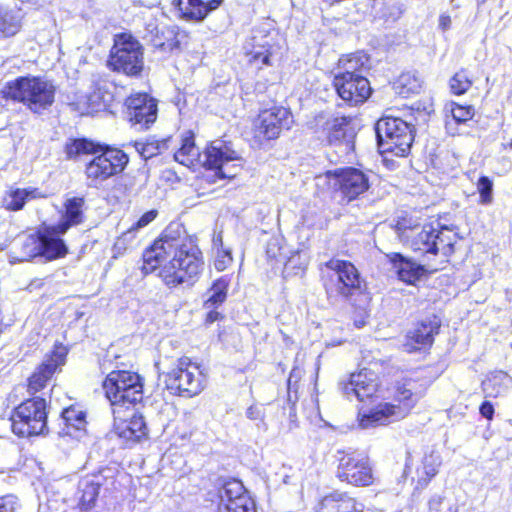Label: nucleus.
Instances as JSON below:
<instances>
[{"label": "nucleus", "instance_id": "nucleus-43", "mask_svg": "<svg viewBox=\"0 0 512 512\" xmlns=\"http://www.w3.org/2000/svg\"><path fill=\"white\" fill-rule=\"evenodd\" d=\"M135 148L140 156L144 159L152 158L160 152L159 144L155 141L151 142H136Z\"/></svg>", "mask_w": 512, "mask_h": 512}, {"label": "nucleus", "instance_id": "nucleus-4", "mask_svg": "<svg viewBox=\"0 0 512 512\" xmlns=\"http://www.w3.org/2000/svg\"><path fill=\"white\" fill-rule=\"evenodd\" d=\"M425 387L412 379L405 380L397 386L396 398L398 405L384 402L362 414L359 425L364 428L387 425L406 417L416 403L424 396Z\"/></svg>", "mask_w": 512, "mask_h": 512}, {"label": "nucleus", "instance_id": "nucleus-53", "mask_svg": "<svg viewBox=\"0 0 512 512\" xmlns=\"http://www.w3.org/2000/svg\"><path fill=\"white\" fill-rule=\"evenodd\" d=\"M451 26V18L447 14H442L439 17V27L445 31L448 30Z\"/></svg>", "mask_w": 512, "mask_h": 512}, {"label": "nucleus", "instance_id": "nucleus-51", "mask_svg": "<svg viewBox=\"0 0 512 512\" xmlns=\"http://www.w3.org/2000/svg\"><path fill=\"white\" fill-rule=\"evenodd\" d=\"M231 261H232V257H231L230 252H226L223 259H217L215 261V268L218 271H222L226 268L227 264L231 263Z\"/></svg>", "mask_w": 512, "mask_h": 512}, {"label": "nucleus", "instance_id": "nucleus-18", "mask_svg": "<svg viewBox=\"0 0 512 512\" xmlns=\"http://www.w3.org/2000/svg\"><path fill=\"white\" fill-rule=\"evenodd\" d=\"M334 86L339 97L350 105L363 103L371 94V87L365 76L339 73L334 77Z\"/></svg>", "mask_w": 512, "mask_h": 512}, {"label": "nucleus", "instance_id": "nucleus-57", "mask_svg": "<svg viewBox=\"0 0 512 512\" xmlns=\"http://www.w3.org/2000/svg\"><path fill=\"white\" fill-rule=\"evenodd\" d=\"M294 377V374L291 373L289 379H288V388L290 389L291 388V382H292V378Z\"/></svg>", "mask_w": 512, "mask_h": 512}, {"label": "nucleus", "instance_id": "nucleus-48", "mask_svg": "<svg viewBox=\"0 0 512 512\" xmlns=\"http://www.w3.org/2000/svg\"><path fill=\"white\" fill-rule=\"evenodd\" d=\"M107 96H109V95L107 94ZM89 101H90L91 105L93 106V108H95L96 110H99L101 108V106L105 107L107 105V102L109 101V99H106V95L101 96L100 90H99L98 92H94L93 94L90 95Z\"/></svg>", "mask_w": 512, "mask_h": 512}, {"label": "nucleus", "instance_id": "nucleus-23", "mask_svg": "<svg viewBox=\"0 0 512 512\" xmlns=\"http://www.w3.org/2000/svg\"><path fill=\"white\" fill-rule=\"evenodd\" d=\"M64 233L58 232L55 226L45 228L40 232L41 251L40 256L45 257L47 260H54L64 257L67 252V246L60 238Z\"/></svg>", "mask_w": 512, "mask_h": 512}, {"label": "nucleus", "instance_id": "nucleus-37", "mask_svg": "<svg viewBox=\"0 0 512 512\" xmlns=\"http://www.w3.org/2000/svg\"><path fill=\"white\" fill-rule=\"evenodd\" d=\"M228 281L224 278L216 280L209 290V297L205 301L207 309L217 307L222 304L227 296Z\"/></svg>", "mask_w": 512, "mask_h": 512}, {"label": "nucleus", "instance_id": "nucleus-20", "mask_svg": "<svg viewBox=\"0 0 512 512\" xmlns=\"http://www.w3.org/2000/svg\"><path fill=\"white\" fill-rule=\"evenodd\" d=\"M340 388L348 399L355 397L359 401H364L376 393L378 389L377 376L374 372L363 369L358 373L351 374L347 382H341Z\"/></svg>", "mask_w": 512, "mask_h": 512}, {"label": "nucleus", "instance_id": "nucleus-45", "mask_svg": "<svg viewBox=\"0 0 512 512\" xmlns=\"http://www.w3.org/2000/svg\"><path fill=\"white\" fill-rule=\"evenodd\" d=\"M20 504L17 497L6 495L0 497V512H19Z\"/></svg>", "mask_w": 512, "mask_h": 512}, {"label": "nucleus", "instance_id": "nucleus-21", "mask_svg": "<svg viewBox=\"0 0 512 512\" xmlns=\"http://www.w3.org/2000/svg\"><path fill=\"white\" fill-rule=\"evenodd\" d=\"M336 183L347 201L356 199L369 188L368 176L361 170L349 167L334 172Z\"/></svg>", "mask_w": 512, "mask_h": 512}, {"label": "nucleus", "instance_id": "nucleus-12", "mask_svg": "<svg viewBox=\"0 0 512 512\" xmlns=\"http://www.w3.org/2000/svg\"><path fill=\"white\" fill-rule=\"evenodd\" d=\"M316 124L326 134L328 142L339 148V152L348 155L354 150L356 127L351 117L326 118L324 115L316 117Z\"/></svg>", "mask_w": 512, "mask_h": 512}, {"label": "nucleus", "instance_id": "nucleus-52", "mask_svg": "<svg viewBox=\"0 0 512 512\" xmlns=\"http://www.w3.org/2000/svg\"><path fill=\"white\" fill-rule=\"evenodd\" d=\"M223 0H201L202 6H204V9L207 10V15L217 9Z\"/></svg>", "mask_w": 512, "mask_h": 512}, {"label": "nucleus", "instance_id": "nucleus-5", "mask_svg": "<svg viewBox=\"0 0 512 512\" xmlns=\"http://www.w3.org/2000/svg\"><path fill=\"white\" fill-rule=\"evenodd\" d=\"M1 97L23 103L34 113H41L54 102V85L40 77H18L6 82L0 90Z\"/></svg>", "mask_w": 512, "mask_h": 512}, {"label": "nucleus", "instance_id": "nucleus-2", "mask_svg": "<svg viewBox=\"0 0 512 512\" xmlns=\"http://www.w3.org/2000/svg\"><path fill=\"white\" fill-rule=\"evenodd\" d=\"M174 158L187 167L200 162L207 170L213 171V177L217 179H231L241 170V158L228 144L221 140L213 141L201 154L190 130L182 135L181 146Z\"/></svg>", "mask_w": 512, "mask_h": 512}, {"label": "nucleus", "instance_id": "nucleus-11", "mask_svg": "<svg viewBox=\"0 0 512 512\" xmlns=\"http://www.w3.org/2000/svg\"><path fill=\"white\" fill-rule=\"evenodd\" d=\"M103 389L111 405L135 404L143 397L141 377L130 371L110 372L103 381Z\"/></svg>", "mask_w": 512, "mask_h": 512}, {"label": "nucleus", "instance_id": "nucleus-49", "mask_svg": "<svg viewBox=\"0 0 512 512\" xmlns=\"http://www.w3.org/2000/svg\"><path fill=\"white\" fill-rule=\"evenodd\" d=\"M479 412L484 418L491 420L494 416V406L490 401H484L480 405Z\"/></svg>", "mask_w": 512, "mask_h": 512}, {"label": "nucleus", "instance_id": "nucleus-28", "mask_svg": "<svg viewBox=\"0 0 512 512\" xmlns=\"http://www.w3.org/2000/svg\"><path fill=\"white\" fill-rule=\"evenodd\" d=\"M481 386L485 397L497 398L512 388V377L502 370L493 371L482 381Z\"/></svg>", "mask_w": 512, "mask_h": 512}, {"label": "nucleus", "instance_id": "nucleus-41", "mask_svg": "<svg viewBox=\"0 0 512 512\" xmlns=\"http://www.w3.org/2000/svg\"><path fill=\"white\" fill-rule=\"evenodd\" d=\"M480 203L488 205L493 200V182L487 176H481L477 182Z\"/></svg>", "mask_w": 512, "mask_h": 512}, {"label": "nucleus", "instance_id": "nucleus-46", "mask_svg": "<svg viewBox=\"0 0 512 512\" xmlns=\"http://www.w3.org/2000/svg\"><path fill=\"white\" fill-rule=\"evenodd\" d=\"M157 210H150L144 213L139 220L129 228V230H132V233L134 234L136 230L143 228L150 224L156 217H157Z\"/></svg>", "mask_w": 512, "mask_h": 512}, {"label": "nucleus", "instance_id": "nucleus-6", "mask_svg": "<svg viewBox=\"0 0 512 512\" xmlns=\"http://www.w3.org/2000/svg\"><path fill=\"white\" fill-rule=\"evenodd\" d=\"M397 230L399 236L408 242L410 248L423 256H435L441 253L444 257H448L454 251L457 236L448 227L437 229L431 225H425L407 229L403 223H398Z\"/></svg>", "mask_w": 512, "mask_h": 512}, {"label": "nucleus", "instance_id": "nucleus-22", "mask_svg": "<svg viewBox=\"0 0 512 512\" xmlns=\"http://www.w3.org/2000/svg\"><path fill=\"white\" fill-rule=\"evenodd\" d=\"M269 34L262 31H254L251 38L245 44L246 54L250 56L249 62L255 65L270 66L272 57V45Z\"/></svg>", "mask_w": 512, "mask_h": 512}, {"label": "nucleus", "instance_id": "nucleus-56", "mask_svg": "<svg viewBox=\"0 0 512 512\" xmlns=\"http://www.w3.org/2000/svg\"><path fill=\"white\" fill-rule=\"evenodd\" d=\"M218 316H219V313L216 312V311H210L208 314H207V321L210 322V323H213L215 322L217 319H218Z\"/></svg>", "mask_w": 512, "mask_h": 512}, {"label": "nucleus", "instance_id": "nucleus-42", "mask_svg": "<svg viewBox=\"0 0 512 512\" xmlns=\"http://www.w3.org/2000/svg\"><path fill=\"white\" fill-rule=\"evenodd\" d=\"M246 417L251 421L258 422L256 425L259 429L266 431L268 426L265 419V407L263 405H251L246 410Z\"/></svg>", "mask_w": 512, "mask_h": 512}, {"label": "nucleus", "instance_id": "nucleus-29", "mask_svg": "<svg viewBox=\"0 0 512 512\" xmlns=\"http://www.w3.org/2000/svg\"><path fill=\"white\" fill-rule=\"evenodd\" d=\"M119 437L129 441H139L147 435V427L142 415L134 414L130 419L116 425Z\"/></svg>", "mask_w": 512, "mask_h": 512}, {"label": "nucleus", "instance_id": "nucleus-1", "mask_svg": "<svg viewBox=\"0 0 512 512\" xmlns=\"http://www.w3.org/2000/svg\"><path fill=\"white\" fill-rule=\"evenodd\" d=\"M203 265L200 249L179 224H170L143 253L144 273L158 269V276L169 288L192 285Z\"/></svg>", "mask_w": 512, "mask_h": 512}, {"label": "nucleus", "instance_id": "nucleus-7", "mask_svg": "<svg viewBox=\"0 0 512 512\" xmlns=\"http://www.w3.org/2000/svg\"><path fill=\"white\" fill-rule=\"evenodd\" d=\"M378 146L383 152L405 156L414 139L412 126L401 118L384 117L375 126Z\"/></svg>", "mask_w": 512, "mask_h": 512}, {"label": "nucleus", "instance_id": "nucleus-50", "mask_svg": "<svg viewBox=\"0 0 512 512\" xmlns=\"http://www.w3.org/2000/svg\"><path fill=\"white\" fill-rule=\"evenodd\" d=\"M443 500H444V497H442L440 495H434L429 500V503H428L429 509L432 510V511L439 512L440 508L442 506Z\"/></svg>", "mask_w": 512, "mask_h": 512}, {"label": "nucleus", "instance_id": "nucleus-30", "mask_svg": "<svg viewBox=\"0 0 512 512\" xmlns=\"http://www.w3.org/2000/svg\"><path fill=\"white\" fill-rule=\"evenodd\" d=\"M83 205L84 199L80 197H74L66 201L64 219L58 224L54 225L58 229V232L66 233L71 226L80 224L82 222Z\"/></svg>", "mask_w": 512, "mask_h": 512}, {"label": "nucleus", "instance_id": "nucleus-38", "mask_svg": "<svg viewBox=\"0 0 512 512\" xmlns=\"http://www.w3.org/2000/svg\"><path fill=\"white\" fill-rule=\"evenodd\" d=\"M41 251V240L39 236H27L21 244V251L18 256L15 257L17 261H28L31 258L40 256Z\"/></svg>", "mask_w": 512, "mask_h": 512}, {"label": "nucleus", "instance_id": "nucleus-32", "mask_svg": "<svg viewBox=\"0 0 512 512\" xmlns=\"http://www.w3.org/2000/svg\"><path fill=\"white\" fill-rule=\"evenodd\" d=\"M422 87V80L416 72L402 73L393 84L397 94L402 97H408L411 94L419 93Z\"/></svg>", "mask_w": 512, "mask_h": 512}, {"label": "nucleus", "instance_id": "nucleus-3", "mask_svg": "<svg viewBox=\"0 0 512 512\" xmlns=\"http://www.w3.org/2000/svg\"><path fill=\"white\" fill-rule=\"evenodd\" d=\"M117 472L115 467H105L83 477L77 484H68L55 509L60 512H89L101 493L105 496L115 489Z\"/></svg>", "mask_w": 512, "mask_h": 512}, {"label": "nucleus", "instance_id": "nucleus-54", "mask_svg": "<svg viewBox=\"0 0 512 512\" xmlns=\"http://www.w3.org/2000/svg\"><path fill=\"white\" fill-rule=\"evenodd\" d=\"M280 248H278L277 246V243L276 241H270L267 245V255L268 257L270 258H276L278 256V253L277 251L279 250Z\"/></svg>", "mask_w": 512, "mask_h": 512}, {"label": "nucleus", "instance_id": "nucleus-59", "mask_svg": "<svg viewBox=\"0 0 512 512\" xmlns=\"http://www.w3.org/2000/svg\"><path fill=\"white\" fill-rule=\"evenodd\" d=\"M293 261H294V257L290 258V259L288 260V262H287V265H291V264L293 263Z\"/></svg>", "mask_w": 512, "mask_h": 512}, {"label": "nucleus", "instance_id": "nucleus-39", "mask_svg": "<svg viewBox=\"0 0 512 512\" xmlns=\"http://www.w3.org/2000/svg\"><path fill=\"white\" fill-rule=\"evenodd\" d=\"M472 85V81L468 78V75L465 71L457 72L450 79V88L451 91L456 95H462L466 93Z\"/></svg>", "mask_w": 512, "mask_h": 512}, {"label": "nucleus", "instance_id": "nucleus-33", "mask_svg": "<svg viewBox=\"0 0 512 512\" xmlns=\"http://www.w3.org/2000/svg\"><path fill=\"white\" fill-rule=\"evenodd\" d=\"M44 195L37 188L15 189L5 199V206L12 211L20 210L31 199L42 198Z\"/></svg>", "mask_w": 512, "mask_h": 512}, {"label": "nucleus", "instance_id": "nucleus-17", "mask_svg": "<svg viewBox=\"0 0 512 512\" xmlns=\"http://www.w3.org/2000/svg\"><path fill=\"white\" fill-rule=\"evenodd\" d=\"M293 123L292 114L284 107H272L260 112L255 129L257 136L272 140L279 137L284 129H289Z\"/></svg>", "mask_w": 512, "mask_h": 512}, {"label": "nucleus", "instance_id": "nucleus-9", "mask_svg": "<svg viewBox=\"0 0 512 512\" xmlns=\"http://www.w3.org/2000/svg\"><path fill=\"white\" fill-rule=\"evenodd\" d=\"M108 65L114 71L122 72L128 76L140 75L144 67L142 45L130 34L117 35L110 52Z\"/></svg>", "mask_w": 512, "mask_h": 512}, {"label": "nucleus", "instance_id": "nucleus-44", "mask_svg": "<svg viewBox=\"0 0 512 512\" xmlns=\"http://www.w3.org/2000/svg\"><path fill=\"white\" fill-rule=\"evenodd\" d=\"M451 114L457 123H464L473 117L474 109L470 106L464 107L456 105L452 108Z\"/></svg>", "mask_w": 512, "mask_h": 512}, {"label": "nucleus", "instance_id": "nucleus-25", "mask_svg": "<svg viewBox=\"0 0 512 512\" xmlns=\"http://www.w3.org/2000/svg\"><path fill=\"white\" fill-rule=\"evenodd\" d=\"M392 268L398 278L408 284H413L423 275L425 269L423 265L417 264L412 260L405 258L400 253H391L387 255Z\"/></svg>", "mask_w": 512, "mask_h": 512}, {"label": "nucleus", "instance_id": "nucleus-16", "mask_svg": "<svg viewBox=\"0 0 512 512\" xmlns=\"http://www.w3.org/2000/svg\"><path fill=\"white\" fill-rule=\"evenodd\" d=\"M218 512H255L254 501L241 481L230 479L219 490Z\"/></svg>", "mask_w": 512, "mask_h": 512}, {"label": "nucleus", "instance_id": "nucleus-24", "mask_svg": "<svg viewBox=\"0 0 512 512\" xmlns=\"http://www.w3.org/2000/svg\"><path fill=\"white\" fill-rule=\"evenodd\" d=\"M364 505L346 493L335 492L325 496L319 503L317 512H363Z\"/></svg>", "mask_w": 512, "mask_h": 512}, {"label": "nucleus", "instance_id": "nucleus-55", "mask_svg": "<svg viewBox=\"0 0 512 512\" xmlns=\"http://www.w3.org/2000/svg\"><path fill=\"white\" fill-rule=\"evenodd\" d=\"M424 471L429 478H432L437 474V469L433 465L427 464V462L424 463Z\"/></svg>", "mask_w": 512, "mask_h": 512}, {"label": "nucleus", "instance_id": "nucleus-27", "mask_svg": "<svg viewBox=\"0 0 512 512\" xmlns=\"http://www.w3.org/2000/svg\"><path fill=\"white\" fill-rule=\"evenodd\" d=\"M439 322L428 321L421 322L407 336V344L409 350H418L422 347L430 346L433 343V337L438 333Z\"/></svg>", "mask_w": 512, "mask_h": 512}, {"label": "nucleus", "instance_id": "nucleus-10", "mask_svg": "<svg viewBox=\"0 0 512 512\" xmlns=\"http://www.w3.org/2000/svg\"><path fill=\"white\" fill-rule=\"evenodd\" d=\"M11 428L19 437H30L47 430L46 401L35 397L22 402L11 416Z\"/></svg>", "mask_w": 512, "mask_h": 512}, {"label": "nucleus", "instance_id": "nucleus-34", "mask_svg": "<svg viewBox=\"0 0 512 512\" xmlns=\"http://www.w3.org/2000/svg\"><path fill=\"white\" fill-rule=\"evenodd\" d=\"M369 57L363 52L351 54L339 60L342 73H349L353 76H363L362 72L368 67Z\"/></svg>", "mask_w": 512, "mask_h": 512}, {"label": "nucleus", "instance_id": "nucleus-47", "mask_svg": "<svg viewBox=\"0 0 512 512\" xmlns=\"http://www.w3.org/2000/svg\"><path fill=\"white\" fill-rule=\"evenodd\" d=\"M134 237V234L132 233V230H127L124 232L115 242L114 244V251L117 254H121L122 251L126 249V242Z\"/></svg>", "mask_w": 512, "mask_h": 512}, {"label": "nucleus", "instance_id": "nucleus-31", "mask_svg": "<svg viewBox=\"0 0 512 512\" xmlns=\"http://www.w3.org/2000/svg\"><path fill=\"white\" fill-rule=\"evenodd\" d=\"M22 27V17L16 10L0 5V40L15 36Z\"/></svg>", "mask_w": 512, "mask_h": 512}, {"label": "nucleus", "instance_id": "nucleus-14", "mask_svg": "<svg viewBox=\"0 0 512 512\" xmlns=\"http://www.w3.org/2000/svg\"><path fill=\"white\" fill-rule=\"evenodd\" d=\"M337 477L354 486H369L373 483L369 458L358 452L344 454L339 459Z\"/></svg>", "mask_w": 512, "mask_h": 512}, {"label": "nucleus", "instance_id": "nucleus-58", "mask_svg": "<svg viewBox=\"0 0 512 512\" xmlns=\"http://www.w3.org/2000/svg\"><path fill=\"white\" fill-rule=\"evenodd\" d=\"M503 146H504V148L512 149V140L509 143H507V144H503Z\"/></svg>", "mask_w": 512, "mask_h": 512}, {"label": "nucleus", "instance_id": "nucleus-40", "mask_svg": "<svg viewBox=\"0 0 512 512\" xmlns=\"http://www.w3.org/2000/svg\"><path fill=\"white\" fill-rule=\"evenodd\" d=\"M93 148L92 142L86 139H76L66 145V153L69 158H72L80 154L90 153Z\"/></svg>", "mask_w": 512, "mask_h": 512}, {"label": "nucleus", "instance_id": "nucleus-36", "mask_svg": "<svg viewBox=\"0 0 512 512\" xmlns=\"http://www.w3.org/2000/svg\"><path fill=\"white\" fill-rule=\"evenodd\" d=\"M61 416L67 426V434H72V429L75 431L84 430L86 425L84 412L74 407H69L63 410Z\"/></svg>", "mask_w": 512, "mask_h": 512}, {"label": "nucleus", "instance_id": "nucleus-19", "mask_svg": "<svg viewBox=\"0 0 512 512\" xmlns=\"http://www.w3.org/2000/svg\"><path fill=\"white\" fill-rule=\"evenodd\" d=\"M325 266L336 275L335 288L339 295L347 298L361 290L362 279L351 262L331 259L325 263Z\"/></svg>", "mask_w": 512, "mask_h": 512}, {"label": "nucleus", "instance_id": "nucleus-15", "mask_svg": "<svg viewBox=\"0 0 512 512\" xmlns=\"http://www.w3.org/2000/svg\"><path fill=\"white\" fill-rule=\"evenodd\" d=\"M126 116L138 130L149 129L157 119V101L146 93H135L126 101Z\"/></svg>", "mask_w": 512, "mask_h": 512}, {"label": "nucleus", "instance_id": "nucleus-26", "mask_svg": "<svg viewBox=\"0 0 512 512\" xmlns=\"http://www.w3.org/2000/svg\"><path fill=\"white\" fill-rule=\"evenodd\" d=\"M61 364H63V356L58 354L44 361L28 380L29 393L35 394L43 389Z\"/></svg>", "mask_w": 512, "mask_h": 512}, {"label": "nucleus", "instance_id": "nucleus-8", "mask_svg": "<svg viewBox=\"0 0 512 512\" xmlns=\"http://www.w3.org/2000/svg\"><path fill=\"white\" fill-rule=\"evenodd\" d=\"M161 375L167 390L173 395L193 397L204 388L205 377L200 367L187 357L177 359L175 367Z\"/></svg>", "mask_w": 512, "mask_h": 512}, {"label": "nucleus", "instance_id": "nucleus-13", "mask_svg": "<svg viewBox=\"0 0 512 512\" xmlns=\"http://www.w3.org/2000/svg\"><path fill=\"white\" fill-rule=\"evenodd\" d=\"M128 163V156L119 149H107L94 156L86 165V175L94 185L122 172Z\"/></svg>", "mask_w": 512, "mask_h": 512}, {"label": "nucleus", "instance_id": "nucleus-35", "mask_svg": "<svg viewBox=\"0 0 512 512\" xmlns=\"http://www.w3.org/2000/svg\"><path fill=\"white\" fill-rule=\"evenodd\" d=\"M176 5L182 17L187 20L202 21L207 16L201 0H177Z\"/></svg>", "mask_w": 512, "mask_h": 512}]
</instances>
